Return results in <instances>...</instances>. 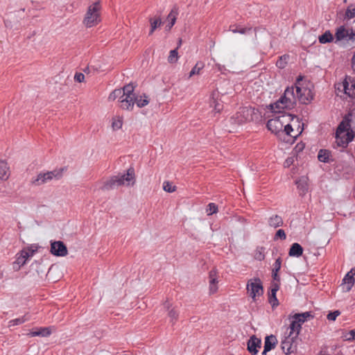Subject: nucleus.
<instances>
[{"label": "nucleus", "instance_id": "61", "mask_svg": "<svg viewBox=\"0 0 355 355\" xmlns=\"http://www.w3.org/2000/svg\"><path fill=\"white\" fill-rule=\"evenodd\" d=\"M348 273L349 275H352V277H354L355 275V267L354 268H352L349 272Z\"/></svg>", "mask_w": 355, "mask_h": 355}, {"label": "nucleus", "instance_id": "51", "mask_svg": "<svg viewBox=\"0 0 355 355\" xmlns=\"http://www.w3.org/2000/svg\"><path fill=\"white\" fill-rule=\"evenodd\" d=\"M1 166H5V162L3 160H0V168ZM0 179L1 180L8 179V175H6V171L5 170H3L2 172L0 171Z\"/></svg>", "mask_w": 355, "mask_h": 355}, {"label": "nucleus", "instance_id": "17", "mask_svg": "<svg viewBox=\"0 0 355 355\" xmlns=\"http://www.w3.org/2000/svg\"><path fill=\"white\" fill-rule=\"evenodd\" d=\"M51 329H52L51 327H40V328L36 329L35 331H31L28 334V335L31 337H35V336L47 337L51 334V333H52Z\"/></svg>", "mask_w": 355, "mask_h": 355}, {"label": "nucleus", "instance_id": "48", "mask_svg": "<svg viewBox=\"0 0 355 355\" xmlns=\"http://www.w3.org/2000/svg\"><path fill=\"white\" fill-rule=\"evenodd\" d=\"M289 319H294L295 322L300 324L302 327L303 323L305 322L304 320L299 316V313H295L294 315H290L288 317Z\"/></svg>", "mask_w": 355, "mask_h": 355}, {"label": "nucleus", "instance_id": "49", "mask_svg": "<svg viewBox=\"0 0 355 355\" xmlns=\"http://www.w3.org/2000/svg\"><path fill=\"white\" fill-rule=\"evenodd\" d=\"M282 132H285L286 135H288V136H291L293 137H296V136H293L291 135V132H293V128L292 125H290L289 123L284 125V130H282Z\"/></svg>", "mask_w": 355, "mask_h": 355}, {"label": "nucleus", "instance_id": "11", "mask_svg": "<svg viewBox=\"0 0 355 355\" xmlns=\"http://www.w3.org/2000/svg\"><path fill=\"white\" fill-rule=\"evenodd\" d=\"M351 116L352 114L348 113L343 117L336 128V135H343L348 130H352L351 128Z\"/></svg>", "mask_w": 355, "mask_h": 355}, {"label": "nucleus", "instance_id": "50", "mask_svg": "<svg viewBox=\"0 0 355 355\" xmlns=\"http://www.w3.org/2000/svg\"><path fill=\"white\" fill-rule=\"evenodd\" d=\"M272 278L273 281L271 282V284H277L280 286L281 279L279 272L272 271Z\"/></svg>", "mask_w": 355, "mask_h": 355}, {"label": "nucleus", "instance_id": "10", "mask_svg": "<svg viewBox=\"0 0 355 355\" xmlns=\"http://www.w3.org/2000/svg\"><path fill=\"white\" fill-rule=\"evenodd\" d=\"M261 347V340L257 338L255 335L250 337L247 343V349L251 355H257L259 352V349Z\"/></svg>", "mask_w": 355, "mask_h": 355}, {"label": "nucleus", "instance_id": "7", "mask_svg": "<svg viewBox=\"0 0 355 355\" xmlns=\"http://www.w3.org/2000/svg\"><path fill=\"white\" fill-rule=\"evenodd\" d=\"M296 93L297 100L302 104L307 105L313 100L314 94L307 87L297 86Z\"/></svg>", "mask_w": 355, "mask_h": 355}, {"label": "nucleus", "instance_id": "58", "mask_svg": "<svg viewBox=\"0 0 355 355\" xmlns=\"http://www.w3.org/2000/svg\"><path fill=\"white\" fill-rule=\"evenodd\" d=\"M267 109L270 110L272 112H277V111H275V107L273 103H270L268 105L266 106Z\"/></svg>", "mask_w": 355, "mask_h": 355}, {"label": "nucleus", "instance_id": "39", "mask_svg": "<svg viewBox=\"0 0 355 355\" xmlns=\"http://www.w3.org/2000/svg\"><path fill=\"white\" fill-rule=\"evenodd\" d=\"M175 186H173L172 184L168 181H165L163 183V189L168 192V193H172L175 191Z\"/></svg>", "mask_w": 355, "mask_h": 355}, {"label": "nucleus", "instance_id": "56", "mask_svg": "<svg viewBox=\"0 0 355 355\" xmlns=\"http://www.w3.org/2000/svg\"><path fill=\"white\" fill-rule=\"evenodd\" d=\"M303 80V76H299L298 77H297L296 78V80H295V89H297V86H301L300 85V83Z\"/></svg>", "mask_w": 355, "mask_h": 355}, {"label": "nucleus", "instance_id": "29", "mask_svg": "<svg viewBox=\"0 0 355 355\" xmlns=\"http://www.w3.org/2000/svg\"><path fill=\"white\" fill-rule=\"evenodd\" d=\"M297 116L295 115L288 114L286 112H282L281 114L278 116H277V119H280L281 123L282 124V127H284V124L286 121H291L294 119V118H296Z\"/></svg>", "mask_w": 355, "mask_h": 355}, {"label": "nucleus", "instance_id": "60", "mask_svg": "<svg viewBox=\"0 0 355 355\" xmlns=\"http://www.w3.org/2000/svg\"><path fill=\"white\" fill-rule=\"evenodd\" d=\"M6 165H7V164L5 162V166H1L0 168V171L2 172L3 170H5L6 171V175L8 176V168H7Z\"/></svg>", "mask_w": 355, "mask_h": 355}, {"label": "nucleus", "instance_id": "38", "mask_svg": "<svg viewBox=\"0 0 355 355\" xmlns=\"http://www.w3.org/2000/svg\"><path fill=\"white\" fill-rule=\"evenodd\" d=\"M217 211L218 206L215 203L210 202L209 204H208L206 209V212L207 213L208 216L216 214L217 213Z\"/></svg>", "mask_w": 355, "mask_h": 355}, {"label": "nucleus", "instance_id": "53", "mask_svg": "<svg viewBox=\"0 0 355 355\" xmlns=\"http://www.w3.org/2000/svg\"><path fill=\"white\" fill-rule=\"evenodd\" d=\"M112 128L114 130H119L121 128L122 126V121L120 120V119H118L116 121H114L112 122Z\"/></svg>", "mask_w": 355, "mask_h": 355}, {"label": "nucleus", "instance_id": "1", "mask_svg": "<svg viewBox=\"0 0 355 355\" xmlns=\"http://www.w3.org/2000/svg\"><path fill=\"white\" fill-rule=\"evenodd\" d=\"M334 38L336 44L340 42L353 44L355 42V29L352 27L346 28L342 25L336 28L334 37L328 30L318 37V41L320 44H324L332 42Z\"/></svg>", "mask_w": 355, "mask_h": 355}, {"label": "nucleus", "instance_id": "52", "mask_svg": "<svg viewBox=\"0 0 355 355\" xmlns=\"http://www.w3.org/2000/svg\"><path fill=\"white\" fill-rule=\"evenodd\" d=\"M75 81L82 83L85 80V75L82 73H76L74 76Z\"/></svg>", "mask_w": 355, "mask_h": 355}, {"label": "nucleus", "instance_id": "31", "mask_svg": "<svg viewBox=\"0 0 355 355\" xmlns=\"http://www.w3.org/2000/svg\"><path fill=\"white\" fill-rule=\"evenodd\" d=\"M265 250L263 246H258L254 252V257L255 259L262 261L265 259Z\"/></svg>", "mask_w": 355, "mask_h": 355}, {"label": "nucleus", "instance_id": "42", "mask_svg": "<svg viewBox=\"0 0 355 355\" xmlns=\"http://www.w3.org/2000/svg\"><path fill=\"white\" fill-rule=\"evenodd\" d=\"M299 316L304 320V321L309 320L311 319H313L314 318V315L312 313L311 311H306L303 313H298Z\"/></svg>", "mask_w": 355, "mask_h": 355}, {"label": "nucleus", "instance_id": "34", "mask_svg": "<svg viewBox=\"0 0 355 355\" xmlns=\"http://www.w3.org/2000/svg\"><path fill=\"white\" fill-rule=\"evenodd\" d=\"M178 48H176L170 51L169 55L168 57V62L171 64L175 63L178 61Z\"/></svg>", "mask_w": 355, "mask_h": 355}, {"label": "nucleus", "instance_id": "25", "mask_svg": "<svg viewBox=\"0 0 355 355\" xmlns=\"http://www.w3.org/2000/svg\"><path fill=\"white\" fill-rule=\"evenodd\" d=\"M290 320H291V322L290 327H289V328L291 329L290 333H289V336H291L292 334L295 333V336L294 338H297L300 334L302 327L300 326V324L297 323L294 319H290Z\"/></svg>", "mask_w": 355, "mask_h": 355}, {"label": "nucleus", "instance_id": "62", "mask_svg": "<svg viewBox=\"0 0 355 355\" xmlns=\"http://www.w3.org/2000/svg\"><path fill=\"white\" fill-rule=\"evenodd\" d=\"M173 26V25H171V24L169 22L168 24L166 26V28L167 31H170Z\"/></svg>", "mask_w": 355, "mask_h": 355}, {"label": "nucleus", "instance_id": "30", "mask_svg": "<svg viewBox=\"0 0 355 355\" xmlns=\"http://www.w3.org/2000/svg\"><path fill=\"white\" fill-rule=\"evenodd\" d=\"M289 59V55L288 54H284L279 57L276 66L281 69H283L286 67L288 63V60Z\"/></svg>", "mask_w": 355, "mask_h": 355}, {"label": "nucleus", "instance_id": "27", "mask_svg": "<svg viewBox=\"0 0 355 355\" xmlns=\"http://www.w3.org/2000/svg\"><path fill=\"white\" fill-rule=\"evenodd\" d=\"M230 31L234 33L246 34L252 31V27L242 28L240 25L232 24L230 26Z\"/></svg>", "mask_w": 355, "mask_h": 355}, {"label": "nucleus", "instance_id": "5", "mask_svg": "<svg viewBox=\"0 0 355 355\" xmlns=\"http://www.w3.org/2000/svg\"><path fill=\"white\" fill-rule=\"evenodd\" d=\"M135 88V85H134L132 83L127 84L123 88H121V91H123V95L124 96V98L120 101V107L123 110H132V101H134L132 97H134L136 95V94L134 93Z\"/></svg>", "mask_w": 355, "mask_h": 355}, {"label": "nucleus", "instance_id": "59", "mask_svg": "<svg viewBox=\"0 0 355 355\" xmlns=\"http://www.w3.org/2000/svg\"><path fill=\"white\" fill-rule=\"evenodd\" d=\"M171 304L168 302V301H166L164 303V309H166L168 311L170 310V307H171Z\"/></svg>", "mask_w": 355, "mask_h": 355}, {"label": "nucleus", "instance_id": "15", "mask_svg": "<svg viewBox=\"0 0 355 355\" xmlns=\"http://www.w3.org/2000/svg\"><path fill=\"white\" fill-rule=\"evenodd\" d=\"M279 120L277 117L269 119L266 123L267 128L275 134L279 133L283 130L282 124Z\"/></svg>", "mask_w": 355, "mask_h": 355}, {"label": "nucleus", "instance_id": "12", "mask_svg": "<svg viewBox=\"0 0 355 355\" xmlns=\"http://www.w3.org/2000/svg\"><path fill=\"white\" fill-rule=\"evenodd\" d=\"M294 337H286L281 343V348L286 354H290L296 351V346L294 343Z\"/></svg>", "mask_w": 355, "mask_h": 355}, {"label": "nucleus", "instance_id": "18", "mask_svg": "<svg viewBox=\"0 0 355 355\" xmlns=\"http://www.w3.org/2000/svg\"><path fill=\"white\" fill-rule=\"evenodd\" d=\"M304 249L298 243H293L289 249L288 255L292 257H300L302 255Z\"/></svg>", "mask_w": 355, "mask_h": 355}, {"label": "nucleus", "instance_id": "6", "mask_svg": "<svg viewBox=\"0 0 355 355\" xmlns=\"http://www.w3.org/2000/svg\"><path fill=\"white\" fill-rule=\"evenodd\" d=\"M247 290L250 296L255 301L257 297H260L263 294L262 282L258 277L249 280L247 284Z\"/></svg>", "mask_w": 355, "mask_h": 355}, {"label": "nucleus", "instance_id": "13", "mask_svg": "<svg viewBox=\"0 0 355 355\" xmlns=\"http://www.w3.org/2000/svg\"><path fill=\"white\" fill-rule=\"evenodd\" d=\"M294 86L287 87L285 89L284 94L286 96L288 102V110H293L297 104V94H295Z\"/></svg>", "mask_w": 355, "mask_h": 355}, {"label": "nucleus", "instance_id": "63", "mask_svg": "<svg viewBox=\"0 0 355 355\" xmlns=\"http://www.w3.org/2000/svg\"><path fill=\"white\" fill-rule=\"evenodd\" d=\"M217 290V286L216 285H212V291H210L211 293H214Z\"/></svg>", "mask_w": 355, "mask_h": 355}, {"label": "nucleus", "instance_id": "20", "mask_svg": "<svg viewBox=\"0 0 355 355\" xmlns=\"http://www.w3.org/2000/svg\"><path fill=\"white\" fill-rule=\"evenodd\" d=\"M277 343V337L275 335L271 334L270 336H266L265 337L263 347L266 348V350L269 349L271 351L275 348Z\"/></svg>", "mask_w": 355, "mask_h": 355}, {"label": "nucleus", "instance_id": "22", "mask_svg": "<svg viewBox=\"0 0 355 355\" xmlns=\"http://www.w3.org/2000/svg\"><path fill=\"white\" fill-rule=\"evenodd\" d=\"M342 86L345 94L350 97L355 96V83H352L351 85H349V83L347 79H345V80L343 82Z\"/></svg>", "mask_w": 355, "mask_h": 355}, {"label": "nucleus", "instance_id": "55", "mask_svg": "<svg viewBox=\"0 0 355 355\" xmlns=\"http://www.w3.org/2000/svg\"><path fill=\"white\" fill-rule=\"evenodd\" d=\"M273 105L275 107V111H277V112H279V114L282 113L280 111V109H283V108L282 107V105L279 103H278L277 101L275 103H274Z\"/></svg>", "mask_w": 355, "mask_h": 355}, {"label": "nucleus", "instance_id": "2", "mask_svg": "<svg viewBox=\"0 0 355 355\" xmlns=\"http://www.w3.org/2000/svg\"><path fill=\"white\" fill-rule=\"evenodd\" d=\"M134 179L135 169L130 167L127 170L126 173H119L104 181L100 189L103 191L113 190L118 188L119 186L123 185L125 182H127V184L130 185V181L134 180Z\"/></svg>", "mask_w": 355, "mask_h": 355}, {"label": "nucleus", "instance_id": "36", "mask_svg": "<svg viewBox=\"0 0 355 355\" xmlns=\"http://www.w3.org/2000/svg\"><path fill=\"white\" fill-rule=\"evenodd\" d=\"M27 259H28L26 258L25 254H21L20 251L19 253L17 254V259L14 263H17V265H19V269L21 266H24L26 263Z\"/></svg>", "mask_w": 355, "mask_h": 355}, {"label": "nucleus", "instance_id": "44", "mask_svg": "<svg viewBox=\"0 0 355 355\" xmlns=\"http://www.w3.org/2000/svg\"><path fill=\"white\" fill-rule=\"evenodd\" d=\"M340 315V311L338 310L331 311L327 314V318L330 321H334L336 320V318Z\"/></svg>", "mask_w": 355, "mask_h": 355}, {"label": "nucleus", "instance_id": "64", "mask_svg": "<svg viewBox=\"0 0 355 355\" xmlns=\"http://www.w3.org/2000/svg\"><path fill=\"white\" fill-rule=\"evenodd\" d=\"M270 350H269V349L266 350V348H265V347H263V351L262 352L261 355H266V354H267V353H268V352H270Z\"/></svg>", "mask_w": 355, "mask_h": 355}, {"label": "nucleus", "instance_id": "28", "mask_svg": "<svg viewBox=\"0 0 355 355\" xmlns=\"http://www.w3.org/2000/svg\"><path fill=\"white\" fill-rule=\"evenodd\" d=\"M178 13V8L177 6H174L167 16V20L171 24V25L175 24Z\"/></svg>", "mask_w": 355, "mask_h": 355}, {"label": "nucleus", "instance_id": "33", "mask_svg": "<svg viewBox=\"0 0 355 355\" xmlns=\"http://www.w3.org/2000/svg\"><path fill=\"white\" fill-rule=\"evenodd\" d=\"M119 98L120 101L124 98L123 95V91L121 89H114L109 96L108 99L114 101L116 98Z\"/></svg>", "mask_w": 355, "mask_h": 355}, {"label": "nucleus", "instance_id": "21", "mask_svg": "<svg viewBox=\"0 0 355 355\" xmlns=\"http://www.w3.org/2000/svg\"><path fill=\"white\" fill-rule=\"evenodd\" d=\"M39 245L37 244H31V245L23 248L21 250V254H25L26 258L28 259L32 257L35 252H37Z\"/></svg>", "mask_w": 355, "mask_h": 355}, {"label": "nucleus", "instance_id": "14", "mask_svg": "<svg viewBox=\"0 0 355 355\" xmlns=\"http://www.w3.org/2000/svg\"><path fill=\"white\" fill-rule=\"evenodd\" d=\"M270 289L268 292V302L271 304L272 309H275L279 305V300L277 298V292L279 289V286L277 284H270Z\"/></svg>", "mask_w": 355, "mask_h": 355}, {"label": "nucleus", "instance_id": "8", "mask_svg": "<svg viewBox=\"0 0 355 355\" xmlns=\"http://www.w3.org/2000/svg\"><path fill=\"white\" fill-rule=\"evenodd\" d=\"M50 252L56 257H64L68 254V250L63 241H51Z\"/></svg>", "mask_w": 355, "mask_h": 355}, {"label": "nucleus", "instance_id": "41", "mask_svg": "<svg viewBox=\"0 0 355 355\" xmlns=\"http://www.w3.org/2000/svg\"><path fill=\"white\" fill-rule=\"evenodd\" d=\"M278 103L282 105L283 109H286L288 110V102L286 96L283 94L282 96L277 100Z\"/></svg>", "mask_w": 355, "mask_h": 355}, {"label": "nucleus", "instance_id": "24", "mask_svg": "<svg viewBox=\"0 0 355 355\" xmlns=\"http://www.w3.org/2000/svg\"><path fill=\"white\" fill-rule=\"evenodd\" d=\"M144 98L142 99V96H139L136 94L134 97H132L134 99V101H132L133 105L135 103H136L139 107H143L147 105L149 103V101L148 99V96L145 94H144Z\"/></svg>", "mask_w": 355, "mask_h": 355}, {"label": "nucleus", "instance_id": "19", "mask_svg": "<svg viewBox=\"0 0 355 355\" xmlns=\"http://www.w3.org/2000/svg\"><path fill=\"white\" fill-rule=\"evenodd\" d=\"M355 282V279L354 277L352 276V275H349L348 272L345 275L344 278L343 279V284L345 285L343 286V291L345 292H349L352 288Z\"/></svg>", "mask_w": 355, "mask_h": 355}, {"label": "nucleus", "instance_id": "43", "mask_svg": "<svg viewBox=\"0 0 355 355\" xmlns=\"http://www.w3.org/2000/svg\"><path fill=\"white\" fill-rule=\"evenodd\" d=\"M354 17H355V7L352 8V6H348L345 11V17L349 19Z\"/></svg>", "mask_w": 355, "mask_h": 355}, {"label": "nucleus", "instance_id": "3", "mask_svg": "<svg viewBox=\"0 0 355 355\" xmlns=\"http://www.w3.org/2000/svg\"><path fill=\"white\" fill-rule=\"evenodd\" d=\"M67 171V167L64 166L60 168H56L46 173H40L36 178H32L31 182L34 186H40L46 184L53 179L59 180L62 177L63 173Z\"/></svg>", "mask_w": 355, "mask_h": 355}, {"label": "nucleus", "instance_id": "57", "mask_svg": "<svg viewBox=\"0 0 355 355\" xmlns=\"http://www.w3.org/2000/svg\"><path fill=\"white\" fill-rule=\"evenodd\" d=\"M214 103H215L214 110H216L218 112H219L220 111V110L222 109L223 105H221L220 104H219L218 103H216L215 101H214Z\"/></svg>", "mask_w": 355, "mask_h": 355}, {"label": "nucleus", "instance_id": "16", "mask_svg": "<svg viewBox=\"0 0 355 355\" xmlns=\"http://www.w3.org/2000/svg\"><path fill=\"white\" fill-rule=\"evenodd\" d=\"M318 159L320 162L324 163L334 162V159L332 158L331 152L327 149H320L318 154Z\"/></svg>", "mask_w": 355, "mask_h": 355}, {"label": "nucleus", "instance_id": "32", "mask_svg": "<svg viewBox=\"0 0 355 355\" xmlns=\"http://www.w3.org/2000/svg\"><path fill=\"white\" fill-rule=\"evenodd\" d=\"M150 30L149 32V35H152L153 33V32L155 31V30L162 24V21L161 20V18L159 17L157 19L150 18Z\"/></svg>", "mask_w": 355, "mask_h": 355}, {"label": "nucleus", "instance_id": "46", "mask_svg": "<svg viewBox=\"0 0 355 355\" xmlns=\"http://www.w3.org/2000/svg\"><path fill=\"white\" fill-rule=\"evenodd\" d=\"M282 259L281 257H278L274 264H273V268L272 270V271L273 272H279L280 269H281V267H282Z\"/></svg>", "mask_w": 355, "mask_h": 355}, {"label": "nucleus", "instance_id": "4", "mask_svg": "<svg viewBox=\"0 0 355 355\" xmlns=\"http://www.w3.org/2000/svg\"><path fill=\"white\" fill-rule=\"evenodd\" d=\"M100 1H96L88 7L83 23L87 27H92L101 21Z\"/></svg>", "mask_w": 355, "mask_h": 355}, {"label": "nucleus", "instance_id": "9", "mask_svg": "<svg viewBox=\"0 0 355 355\" xmlns=\"http://www.w3.org/2000/svg\"><path fill=\"white\" fill-rule=\"evenodd\" d=\"M355 137V132L353 130H348L343 135H336V143L337 146L343 148H347L349 143Z\"/></svg>", "mask_w": 355, "mask_h": 355}, {"label": "nucleus", "instance_id": "40", "mask_svg": "<svg viewBox=\"0 0 355 355\" xmlns=\"http://www.w3.org/2000/svg\"><path fill=\"white\" fill-rule=\"evenodd\" d=\"M286 239V234L285 231L282 229L278 230L274 236V240L281 239L285 240Z\"/></svg>", "mask_w": 355, "mask_h": 355}, {"label": "nucleus", "instance_id": "26", "mask_svg": "<svg viewBox=\"0 0 355 355\" xmlns=\"http://www.w3.org/2000/svg\"><path fill=\"white\" fill-rule=\"evenodd\" d=\"M297 188L300 191V196H304L308 190V184L304 177L295 182Z\"/></svg>", "mask_w": 355, "mask_h": 355}, {"label": "nucleus", "instance_id": "37", "mask_svg": "<svg viewBox=\"0 0 355 355\" xmlns=\"http://www.w3.org/2000/svg\"><path fill=\"white\" fill-rule=\"evenodd\" d=\"M28 320V319L26 317V315H25L21 318L11 320L9 322V324H10L9 326L10 327V326L19 325V324H21L25 322Z\"/></svg>", "mask_w": 355, "mask_h": 355}, {"label": "nucleus", "instance_id": "47", "mask_svg": "<svg viewBox=\"0 0 355 355\" xmlns=\"http://www.w3.org/2000/svg\"><path fill=\"white\" fill-rule=\"evenodd\" d=\"M168 315L171 319V320H177L179 313L174 308H173L168 311Z\"/></svg>", "mask_w": 355, "mask_h": 355}, {"label": "nucleus", "instance_id": "45", "mask_svg": "<svg viewBox=\"0 0 355 355\" xmlns=\"http://www.w3.org/2000/svg\"><path fill=\"white\" fill-rule=\"evenodd\" d=\"M216 276V272L214 270H211L209 272V289L210 291H212V285H216V279L215 278Z\"/></svg>", "mask_w": 355, "mask_h": 355}, {"label": "nucleus", "instance_id": "35", "mask_svg": "<svg viewBox=\"0 0 355 355\" xmlns=\"http://www.w3.org/2000/svg\"><path fill=\"white\" fill-rule=\"evenodd\" d=\"M205 64L202 62H198L196 65L192 68L189 73V77L193 76L195 74H198L200 71L204 67Z\"/></svg>", "mask_w": 355, "mask_h": 355}, {"label": "nucleus", "instance_id": "23", "mask_svg": "<svg viewBox=\"0 0 355 355\" xmlns=\"http://www.w3.org/2000/svg\"><path fill=\"white\" fill-rule=\"evenodd\" d=\"M283 223L282 218L277 214L272 215L268 218V225L272 227L277 228L282 226Z\"/></svg>", "mask_w": 355, "mask_h": 355}, {"label": "nucleus", "instance_id": "54", "mask_svg": "<svg viewBox=\"0 0 355 355\" xmlns=\"http://www.w3.org/2000/svg\"><path fill=\"white\" fill-rule=\"evenodd\" d=\"M349 336L346 338V340L347 341H353L355 340V329H352L349 331Z\"/></svg>", "mask_w": 355, "mask_h": 355}]
</instances>
